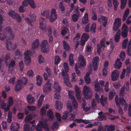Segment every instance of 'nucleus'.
<instances>
[{
  "label": "nucleus",
  "mask_w": 131,
  "mask_h": 131,
  "mask_svg": "<svg viewBox=\"0 0 131 131\" xmlns=\"http://www.w3.org/2000/svg\"><path fill=\"white\" fill-rule=\"evenodd\" d=\"M127 0H121V8L122 9H123L126 5Z\"/></svg>",
  "instance_id": "nucleus-42"
},
{
  "label": "nucleus",
  "mask_w": 131,
  "mask_h": 131,
  "mask_svg": "<svg viewBox=\"0 0 131 131\" xmlns=\"http://www.w3.org/2000/svg\"><path fill=\"white\" fill-rule=\"evenodd\" d=\"M19 65L20 67V71L21 72L23 71V70L24 66L23 61H21L19 62Z\"/></svg>",
  "instance_id": "nucleus-50"
},
{
  "label": "nucleus",
  "mask_w": 131,
  "mask_h": 131,
  "mask_svg": "<svg viewBox=\"0 0 131 131\" xmlns=\"http://www.w3.org/2000/svg\"><path fill=\"white\" fill-rule=\"evenodd\" d=\"M30 126L29 124H25L24 126V131H29Z\"/></svg>",
  "instance_id": "nucleus-52"
},
{
  "label": "nucleus",
  "mask_w": 131,
  "mask_h": 131,
  "mask_svg": "<svg viewBox=\"0 0 131 131\" xmlns=\"http://www.w3.org/2000/svg\"><path fill=\"white\" fill-rule=\"evenodd\" d=\"M83 105V110L85 112L89 111L90 110V108L89 107H85V106L86 105L85 103H83L82 104Z\"/></svg>",
  "instance_id": "nucleus-57"
},
{
  "label": "nucleus",
  "mask_w": 131,
  "mask_h": 131,
  "mask_svg": "<svg viewBox=\"0 0 131 131\" xmlns=\"http://www.w3.org/2000/svg\"><path fill=\"white\" fill-rule=\"evenodd\" d=\"M32 52L30 50H27L25 52L24 55L25 63L27 66H29L31 62L30 56Z\"/></svg>",
  "instance_id": "nucleus-7"
},
{
  "label": "nucleus",
  "mask_w": 131,
  "mask_h": 131,
  "mask_svg": "<svg viewBox=\"0 0 131 131\" xmlns=\"http://www.w3.org/2000/svg\"><path fill=\"white\" fill-rule=\"evenodd\" d=\"M72 104L74 109H77L78 107V103L76 100L72 101Z\"/></svg>",
  "instance_id": "nucleus-60"
},
{
  "label": "nucleus",
  "mask_w": 131,
  "mask_h": 131,
  "mask_svg": "<svg viewBox=\"0 0 131 131\" xmlns=\"http://www.w3.org/2000/svg\"><path fill=\"white\" fill-rule=\"evenodd\" d=\"M67 107L69 110V112H71L72 111V106L71 105V102L70 101L68 102L67 104Z\"/></svg>",
  "instance_id": "nucleus-47"
},
{
  "label": "nucleus",
  "mask_w": 131,
  "mask_h": 131,
  "mask_svg": "<svg viewBox=\"0 0 131 131\" xmlns=\"http://www.w3.org/2000/svg\"><path fill=\"white\" fill-rule=\"evenodd\" d=\"M13 98L12 96H10L9 97L8 102L9 105L12 106L13 105Z\"/></svg>",
  "instance_id": "nucleus-63"
},
{
  "label": "nucleus",
  "mask_w": 131,
  "mask_h": 131,
  "mask_svg": "<svg viewBox=\"0 0 131 131\" xmlns=\"http://www.w3.org/2000/svg\"><path fill=\"white\" fill-rule=\"evenodd\" d=\"M6 47L7 48V49L8 50H9V47L10 48H13L12 47V44L11 41L10 40L8 41V40L6 39Z\"/></svg>",
  "instance_id": "nucleus-41"
},
{
  "label": "nucleus",
  "mask_w": 131,
  "mask_h": 131,
  "mask_svg": "<svg viewBox=\"0 0 131 131\" xmlns=\"http://www.w3.org/2000/svg\"><path fill=\"white\" fill-rule=\"evenodd\" d=\"M107 99L106 97H104L103 99L100 100V102L102 106H104L105 104H106Z\"/></svg>",
  "instance_id": "nucleus-55"
},
{
  "label": "nucleus",
  "mask_w": 131,
  "mask_h": 131,
  "mask_svg": "<svg viewBox=\"0 0 131 131\" xmlns=\"http://www.w3.org/2000/svg\"><path fill=\"white\" fill-rule=\"evenodd\" d=\"M73 55L72 54H71L69 56V61L70 62V65L72 66L74 64V62L73 60Z\"/></svg>",
  "instance_id": "nucleus-38"
},
{
  "label": "nucleus",
  "mask_w": 131,
  "mask_h": 131,
  "mask_svg": "<svg viewBox=\"0 0 131 131\" xmlns=\"http://www.w3.org/2000/svg\"><path fill=\"white\" fill-rule=\"evenodd\" d=\"M127 52L129 56H131V39L128 43Z\"/></svg>",
  "instance_id": "nucleus-35"
},
{
  "label": "nucleus",
  "mask_w": 131,
  "mask_h": 131,
  "mask_svg": "<svg viewBox=\"0 0 131 131\" xmlns=\"http://www.w3.org/2000/svg\"><path fill=\"white\" fill-rule=\"evenodd\" d=\"M45 20L43 18H41L40 19V22L39 23L40 28L43 30H45L46 28L45 26L43 24V21Z\"/></svg>",
  "instance_id": "nucleus-29"
},
{
  "label": "nucleus",
  "mask_w": 131,
  "mask_h": 131,
  "mask_svg": "<svg viewBox=\"0 0 131 131\" xmlns=\"http://www.w3.org/2000/svg\"><path fill=\"white\" fill-rule=\"evenodd\" d=\"M54 64L57 65L60 62L61 58L58 55H57L54 56Z\"/></svg>",
  "instance_id": "nucleus-34"
},
{
  "label": "nucleus",
  "mask_w": 131,
  "mask_h": 131,
  "mask_svg": "<svg viewBox=\"0 0 131 131\" xmlns=\"http://www.w3.org/2000/svg\"><path fill=\"white\" fill-rule=\"evenodd\" d=\"M27 100L28 103L31 104H33L34 102V97L31 94L27 95Z\"/></svg>",
  "instance_id": "nucleus-18"
},
{
  "label": "nucleus",
  "mask_w": 131,
  "mask_h": 131,
  "mask_svg": "<svg viewBox=\"0 0 131 131\" xmlns=\"http://www.w3.org/2000/svg\"><path fill=\"white\" fill-rule=\"evenodd\" d=\"M108 19L107 17L103 16H101V17L97 19L98 21L101 23L102 22L103 26L105 27L107 22Z\"/></svg>",
  "instance_id": "nucleus-15"
},
{
  "label": "nucleus",
  "mask_w": 131,
  "mask_h": 131,
  "mask_svg": "<svg viewBox=\"0 0 131 131\" xmlns=\"http://www.w3.org/2000/svg\"><path fill=\"white\" fill-rule=\"evenodd\" d=\"M22 4L23 6L27 7L29 4L31 7L35 8L36 4L33 0H24L22 2Z\"/></svg>",
  "instance_id": "nucleus-12"
},
{
  "label": "nucleus",
  "mask_w": 131,
  "mask_h": 131,
  "mask_svg": "<svg viewBox=\"0 0 131 131\" xmlns=\"http://www.w3.org/2000/svg\"><path fill=\"white\" fill-rule=\"evenodd\" d=\"M22 85L19 83V81L18 82V81H17V84L15 85V91L17 92L18 91H19L20 90L22 89L23 87Z\"/></svg>",
  "instance_id": "nucleus-21"
},
{
  "label": "nucleus",
  "mask_w": 131,
  "mask_h": 131,
  "mask_svg": "<svg viewBox=\"0 0 131 131\" xmlns=\"http://www.w3.org/2000/svg\"><path fill=\"white\" fill-rule=\"evenodd\" d=\"M3 31L7 37H9L8 38L10 40H13L14 39V34L11 27H6L3 30Z\"/></svg>",
  "instance_id": "nucleus-3"
},
{
  "label": "nucleus",
  "mask_w": 131,
  "mask_h": 131,
  "mask_svg": "<svg viewBox=\"0 0 131 131\" xmlns=\"http://www.w3.org/2000/svg\"><path fill=\"white\" fill-rule=\"evenodd\" d=\"M32 118V116L31 114L29 115L26 116L25 118L26 122H28L29 121L31 120Z\"/></svg>",
  "instance_id": "nucleus-59"
},
{
  "label": "nucleus",
  "mask_w": 131,
  "mask_h": 131,
  "mask_svg": "<svg viewBox=\"0 0 131 131\" xmlns=\"http://www.w3.org/2000/svg\"><path fill=\"white\" fill-rule=\"evenodd\" d=\"M75 91L76 96L78 99H80V89L79 87L77 86H75Z\"/></svg>",
  "instance_id": "nucleus-30"
},
{
  "label": "nucleus",
  "mask_w": 131,
  "mask_h": 131,
  "mask_svg": "<svg viewBox=\"0 0 131 131\" xmlns=\"http://www.w3.org/2000/svg\"><path fill=\"white\" fill-rule=\"evenodd\" d=\"M7 36L5 35V34L4 33L3 31V33L1 32H0V40H4L6 38Z\"/></svg>",
  "instance_id": "nucleus-51"
},
{
  "label": "nucleus",
  "mask_w": 131,
  "mask_h": 131,
  "mask_svg": "<svg viewBox=\"0 0 131 131\" xmlns=\"http://www.w3.org/2000/svg\"><path fill=\"white\" fill-rule=\"evenodd\" d=\"M119 56L122 61H124L125 57V51H122L121 53Z\"/></svg>",
  "instance_id": "nucleus-53"
},
{
  "label": "nucleus",
  "mask_w": 131,
  "mask_h": 131,
  "mask_svg": "<svg viewBox=\"0 0 131 131\" xmlns=\"http://www.w3.org/2000/svg\"><path fill=\"white\" fill-rule=\"evenodd\" d=\"M68 33L66 29L65 28H64L62 29L61 32V34L63 36H65Z\"/></svg>",
  "instance_id": "nucleus-61"
},
{
  "label": "nucleus",
  "mask_w": 131,
  "mask_h": 131,
  "mask_svg": "<svg viewBox=\"0 0 131 131\" xmlns=\"http://www.w3.org/2000/svg\"><path fill=\"white\" fill-rule=\"evenodd\" d=\"M63 104L61 102L57 101L55 105L56 108L59 110H61Z\"/></svg>",
  "instance_id": "nucleus-27"
},
{
  "label": "nucleus",
  "mask_w": 131,
  "mask_h": 131,
  "mask_svg": "<svg viewBox=\"0 0 131 131\" xmlns=\"http://www.w3.org/2000/svg\"><path fill=\"white\" fill-rule=\"evenodd\" d=\"M115 101L117 106L118 107V113L122 115L124 114L123 109L120 106V103L122 106H124V111H126L128 107V104L126 102V101L123 97H120L118 98L117 95H116L115 98Z\"/></svg>",
  "instance_id": "nucleus-1"
},
{
  "label": "nucleus",
  "mask_w": 131,
  "mask_h": 131,
  "mask_svg": "<svg viewBox=\"0 0 131 131\" xmlns=\"http://www.w3.org/2000/svg\"><path fill=\"white\" fill-rule=\"evenodd\" d=\"M83 93L84 96L88 99H91L93 95L90 88L85 85L83 88Z\"/></svg>",
  "instance_id": "nucleus-4"
},
{
  "label": "nucleus",
  "mask_w": 131,
  "mask_h": 131,
  "mask_svg": "<svg viewBox=\"0 0 131 131\" xmlns=\"http://www.w3.org/2000/svg\"><path fill=\"white\" fill-rule=\"evenodd\" d=\"M57 16L55 9L54 8L52 9L51 11L50 16L49 18L50 22H53L57 18Z\"/></svg>",
  "instance_id": "nucleus-14"
},
{
  "label": "nucleus",
  "mask_w": 131,
  "mask_h": 131,
  "mask_svg": "<svg viewBox=\"0 0 131 131\" xmlns=\"http://www.w3.org/2000/svg\"><path fill=\"white\" fill-rule=\"evenodd\" d=\"M122 64V63L120 59L117 58L115 61V63L114 64V66L115 68L119 69L121 67Z\"/></svg>",
  "instance_id": "nucleus-19"
},
{
  "label": "nucleus",
  "mask_w": 131,
  "mask_h": 131,
  "mask_svg": "<svg viewBox=\"0 0 131 131\" xmlns=\"http://www.w3.org/2000/svg\"><path fill=\"white\" fill-rule=\"evenodd\" d=\"M43 90L44 92L47 94L51 90V85L50 82L49 80H48L43 86Z\"/></svg>",
  "instance_id": "nucleus-10"
},
{
  "label": "nucleus",
  "mask_w": 131,
  "mask_h": 131,
  "mask_svg": "<svg viewBox=\"0 0 131 131\" xmlns=\"http://www.w3.org/2000/svg\"><path fill=\"white\" fill-rule=\"evenodd\" d=\"M49 10H45L41 12L42 15L45 16L46 18H48L49 16Z\"/></svg>",
  "instance_id": "nucleus-33"
},
{
  "label": "nucleus",
  "mask_w": 131,
  "mask_h": 131,
  "mask_svg": "<svg viewBox=\"0 0 131 131\" xmlns=\"http://www.w3.org/2000/svg\"><path fill=\"white\" fill-rule=\"evenodd\" d=\"M10 58V55L9 54H7L5 57V62L6 64H7L9 61Z\"/></svg>",
  "instance_id": "nucleus-56"
},
{
  "label": "nucleus",
  "mask_w": 131,
  "mask_h": 131,
  "mask_svg": "<svg viewBox=\"0 0 131 131\" xmlns=\"http://www.w3.org/2000/svg\"><path fill=\"white\" fill-rule=\"evenodd\" d=\"M107 131H114L115 129V127L114 125H111L109 126L106 125L105 127Z\"/></svg>",
  "instance_id": "nucleus-36"
},
{
  "label": "nucleus",
  "mask_w": 131,
  "mask_h": 131,
  "mask_svg": "<svg viewBox=\"0 0 131 131\" xmlns=\"http://www.w3.org/2000/svg\"><path fill=\"white\" fill-rule=\"evenodd\" d=\"M121 19L120 18H118L115 19L113 29L114 31H116L118 30L121 26Z\"/></svg>",
  "instance_id": "nucleus-13"
},
{
  "label": "nucleus",
  "mask_w": 131,
  "mask_h": 131,
  "mask_svg": "<svg viewBox=\"0 0 131 131\" xmlns=\"http://www.w3.org/2000/svg\"><path fill=\"white\" fill-rule=\"evenodd\" d=\"M29 16L31 18V19L28 18L27 17L25 18V20L29 26L32 27V23L35 21L36 19V15L35 14L31 13L29 15Z\"/></svg>",
  "instance_id": "nucleus-8"
},
{
  "label": "nucleus",
  "mask_w": 131,
  "mask_h": 131,
  "mask_svg": "<svg viewBox=\"0 0 131 131\" xmlns=\"http://www.w3.org/2000/svg\"><path fill=\"white\" fill-rule=\"evenodd\" d=\"M63 43V48L66 51H68L70 49V47L67 42L63 40L62 41Z\"/></svg>",
  "instance_id": "nucleus-32"
},
{
  "label": "nucleus",
  "mask_w": 131,
  "mask_h": 131,
  "mask_svg": "<svg viewBox=\"0 0 131 131\" xmlns=\"http://www.w3.org/2000/svg\"><path fill=\"white\" fill-rule=\"evenodd\" d=\"M115 94V92L114 91H110L109 94V100H112Z\"/></svg>",
  "instance_id": "nucleus-46"
},
{
  "label": "nucleus",
  "mask_w": 131,
  "mask_h": 131,
  "mask_svg": "<svg viewBox=\"0 0 131 131\" xmlns=\"http://www.w3.org/2000/svg\"><path fill=\"white\" fill-rule=\"evenodd\" d=\"M94 88L95 91L99 92L101 88L99 83L97 82L95 83L94 85Z\"/></svg>",
  "instance_id": "nucleus-48"
},
{
  "label": "nucleus",
  "mask_w": 131,
  "mask_h": 131,
  "mask_svg": "<svg viewBox=\"0 0 131 131\" xmlns=\"http://www.w3.org/2000/svg\"><path fill=\"white\" fill-rule=\"evenodd\" d=\"M20 127V126L18 123L13 122L12 123L10 128L11 131H18Z\"/></svg>",
  "instance_id": "nucleus-16"
},
{
  "label": "nucleus",
  "mask_w": 131,
  "mask_h": 131,
  "mask_svg": "<svg viewBox=\"0 0 131 131\" xmlns=\"http://www.w3.org/2000/svg\"><path fill=\"white\" fill-rule=\"evenodd\" d=\"M128 39L126 38L124 40L122 44V47L123 49H125L127 47V45L128 41Z\"/></svg>",
  "instance_id": "nucleus-40"
},
{
  "label": "nucleus",
  "mask_w": 131,
  "mask_h": 131,
  "mask_svg": "<svg viewBox=\"0 0 131 131\" xmlns=\"http://www.w3.org/2000/svg\"><path fill=\"white\" fill-rule=\"evenodd\" d=\"M96 29V24L95 23H93L91 26L90 31L93 34H94L95 32Z\"/></svg>",
  "instance_id": "nucleus-37"
},
{
  "label": "nucleus",
  "mask_w": 131,
  "mask_h": 131,
  "mask_svg": "<svg viewBox=\"0 0 131 131\" xmlns=\"http://www.w3.org/2000/svg\"><path fill=\"white\" fill-rule=\"evenodd\" d=\"M48 130H49L48 124L46 122L40 121L37 126L35 127V129L37 131H42V128Z\"/></svg>",
  "instance_id": "nucleus-6"
},
{
  "label": "nucleus",
  "mask_w": 131,
  "mask_h": 131,
  "mask_svg": "<svg viewBox=\"0 0 131 131\" xmlns=\"http://www.w3.org/2000/svg\"><path fill=\"white\" fill-rule=\"evenodd\" d=\"M78 58V67L79 68H81L86 65V60L84 59V56L81 54L79 55Z\"/></svg>",
  "instance_id": "nucleus-9"
},
{
  "label": "nucleus",
  "mask_w": 131,
  "mask_h": 131,
  "mask_svg": "<svg viewBox=\"0 0 131 131\" xmlns=\"http://www.w3.org/2000/svg\"><path fill=\"white\" fill-rule=\"evenodd\" d=\"M119 76L118 71L117 70H114L112 74L111 78L112 80L114 81L117 80Z\"/></svg>",
  "instance_id": "nucleus-17"
},
{
  "label": "nucleus",
  "mask_w": 131,
  "mask_h": 131,
  "mask_svg": "<svg viewBox=\"0 0 131 131\" xmlns=\"http://www.w3.org/2000/svg\"><path fill=\"white\" fill-rule=\"evenodd\" d=\"M45 96V95L43 94L40 95L37 102V104L39 106H40L42 105Z\"/></svg>",
  "instance_id": "nucleus-26"
},
{
  "label": "nucleus",
  "mask_w": 131,
  "mask_h": 131,
  "mask_svg": "<svg viewBox=\"0 0 131 131\" xmlns=\"http://www.w3.org/2000/svg\"><path fill=\"white\" fill-rule=\"evenodd\" d=\"M38 61L40 64L43 63L45 61L44 58L42 55L40 54L39 56Z\"/></svg>",
  "instance_id": "nucleus-45"
},
{
  "label": "nucleus",
  "mask_w": 131,
  "mask_h": 131,
  "mask_svg": "<svg viewBox=\"0 0 131 131\" xmlns=\"http://www.w3.org/2000/svg\"><path fill=\"white\" fill-rule=\"evenodd\" d=\"M99 60L98 57H94L92 60V64H90L88 67V70L90 71H91L93 70L92 67L93 66L94 70L96 71L97 70V62Z\"/></svg>",
  "instance_id": "nucleus-2"
},
{
  "label": "nucleus",
  "mask_w": 131,
  "mask_h": 131,
  "mask_svg": "<svg viewBox=\"0 0 131 131\" xmlns=\"http://www.w3.org/2000/svg\"><path fill=\"white\" fill-rule=\"evenodd\" d=\"M53 86L54 89L58 93L60 92L61 89V86L59 85L58 83L56 81H55L54 82Z\"/></svg>",
  "instance_id": "nucleus-20"
},
{
  "label": "nucleus",
  "mask_w": 131,
  "mask_h": 131,
  "mask_svg": "<svg viewBox=\"0 0 131 131\" xmlns=\"http://www.w3.org/2000/svg\"><path fill=\"white\" fill-rule=\"evenodd\" d=\"M113 4L114 5V10H117V7L119 5L118 2L117 0H113Z\"/></svg>",
  "instance_id": "nucleus-44"
},
{
  "label": "nucleus",
  "mask_w": 131,
  "mask_h": 131,
  "mask_svg": "<svg viewBox=\"0 0 131 131\" xmlns=\"http://www.w3.org/2000/svg\"><path fill=\"white\" fill-rule=\"evenodd\" d=\"M121 35V31L120 30H119L117 31L114 37V40L116 42H118L119 41Z\"/></svg>",
  "instance_id": "nucleus-23"
},
{
  "label": "nucleus",
  "mask_w": 131,
  "mask_h": 131,
  "mask_svg": "<svg viewBox=\"0 0 131 131\" xmlns=\"http://www.w3.org/2000/svg\"><path fill=\"white\" fill-rule=\"evenodd\" d=\"M39 40L38 39H36L34 41L32 42V47L33 49H35L38 48L39 46Z\"/></svg>",
  "instance_id": "nucleus-28"
},
{
  "label": "nucleus",
  "mask_w": 131,
  "mask_h": 131,
  "mask_svg": "<svg viewBox=\"0 0 131 131\" xmlns=\"http://www.w3.org/2000/svg\"><path fill=\"white\" fill-rule=\"evenodd\" d=\"M97 47L98 51L100 50L101 48L103 49H104L105 47V44L100 43V46L98 44H97Z\"/></svg>",
  "instance_id": "nucleus-49"
},
{
  "label": "nucleus",
  "mask_w": 131,
  "mask_h": 131,
  "mask_svg": "<svg viewBox=\"0 0 131 131\" xmlns=\"http://www.w3.org/2000/svg\"><path fill=\"white\" fill-rule=\"evenodd\" d=\"M22 57V55L21 54L20 51L17 49L15 52V59H20Z\"/></svg>",
  "instance_id": "nucleus-31"
},
{
  "label": "nucleus",
  "mask_w": 131,
  "mask_h": 131,
  "mask_svg": "<svg viewBox=\"0 0 131 131\" xmlns=\"http://www.w3.org/2000/svg\"><path fill=\"white\" fill-rule=\"evenodd\" d=\"M18 82L19 81V83L22 85H25L28 83V79L25 77H23L21 80H18Z\"/></svg>",
  "instance_id": "nucleus-24"
},
{
  "label": "nucleus",
  "mask_w": 131,
  "mask_h": 131,
  "mask_svg": "<svg viewBox=\"0 0 131 131\" xmlns=\"http://www.w3.org/2000/svg\"><path fill=\"white\" fill-rule=\"evenodd\" d=\"M2 128L3 129H6L7 127V123L6 122L3 121L2 123Z\"/></svg>",
  "instance_id": "nucleus-64"
},
{
  "label": "nucleus",
  "mask_w": 131,
  "mask_h": 131,
  "mask_svg": "<svg viewBox=\"0 0 131 131\" xmlns=\"http://www.w3.org/2000/svg\"><path fill=\"white\" fill-rule=\"evenodd\" d=\"M15 64V61H11L10 63L9 64L8 69H9L10 67L13 68Z\"/></svg>",
  "instance_id": "nucleus-62"
},
{
  "label": "nucleus",
  "mask_w": 131,
  "mask_h": 131,
  "mask_svg": "<svg viewBox=\"0 0 131 131\" xmlns=\"http://www.w3.org/2000/svg\"><path fill=\"white\" fill-rule=\"evenodd\" d=\"M37 84L38 86H40L42 82V78L39 75H37L36 77Z\"/></svg>",
  "instance_id": "nucleus-25"
},
{
  "label": "nucleus",
  "mask_w": 131,
  "mask_h": 131,
  "mask_svg": "<svg viewBox=\"0 0 131 131\" xmlns=\"http://www.w3.org/2000/svg\"><path fill=\"white\" fill-rule=\"evenodd\" d=\"M15 16V18L16 19L18 22L20 23L21 22V17L18 14H16V15Z\"/></svg>",
  "instance_id": "nucleus-58"
},
{
  "label": "nucleus",
  "mask_w": 131,
  "mask_h": 131,
  "mask_svg": "<svg viewBox=\"0 0 131 131\" xmlns=\"http://www.w3.org/2000/svg\"><path fill=\"white\" fill-rule=\"evenodd\" d=\"M48 117L49 119H53L54 118L52 110H50L48 111L47 114Z\"/></svg>",
  "instance_id": "nucleus-39"
},
{
  "label": "nucleus",
  "mask_w": 131,
  "mask_h": 131,
  "mask_svg": "<svg viewBox=\"0 0 131 131\" xmlns=\"http://www.w3.org/2000/svg\"><path fill=\"white\" fill-rule=\"evenodd\" d=\"M40 47L41 52L44 53H47L49 51L48 45L47 40H44L41 41Z\"/></svg>",
  "instance_id": "nucleus-5"
},
{
  "label": "nucleus",
  "mask_w": 131,
  "mask_h": 131,
  "mask_svg": "<svg viewBox=\"0 0 131 131\" xmlns=\"http://www.w3.org/2000/svg\"><path fill=\"white\" fill-rule=\"evenodd\" d=\"M18 13H16L14 10H10L8 13L9 15L14 18H15V16Z\"/></svg>",
  "instance_id": "nucleus-43"
},
{
  "label": "nucleus",
  "mask_w": 131,
  "mask_h": 131,
  "mask_svg": "<svg viewBox=\"0 0 131 131\" xmlns=\"http://www.w3.org/2000/svg\"><path fill=\"white\" fill-rule=\"evenodd\" d=\"M88 15L87 13H85L83 17L82 21V24L85 25L89 21L88 19Z\"/></svg>",
  "instance_id": "nucleus-22"
},
{
  "label": "nucleus",
  "mask_w": 131,
  "mask_h": 131,
  "mask_svg": "<svg viewBox=\"0 0 131 131\" xmlns=\"http://www.w3.org/2000/svg\"><path fill=\"white\" fill-rule=\"evenodd\" d=\"M79 16L76 14H74L72 16V20L74 22L77 21L78 19Z\"/></svg>",
  "instance_id": "nucleus-54"
},
{
  "label": "nucleus",
  "mask_w": 131,
  "mask_h": 131,
  "mask_svg": "<svg viewBox=\"0 0 131 131\" xmlns=\"http://www.w3.org/2000/svg\"><path fill=\"white\" fill-rule=\"evenodd\" d=\"M89 38V35L88 34L86 33L83 34L81 38L80 45L83 47L86 42L88 40Z\"/></svg>",
  "instance_id": "nucleus-11"
}]
</instances>
